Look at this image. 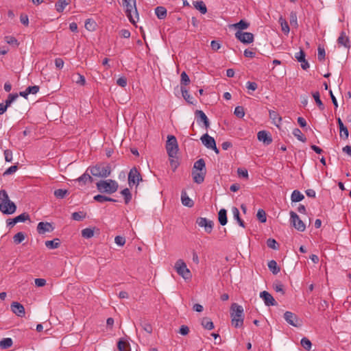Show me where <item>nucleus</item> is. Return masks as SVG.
<instances>
[{
    "mask_svg": "<svg viewBox=\"0 0 351 351\" xmlns=\"http://www.w3.org/2000/svg\"><path fill=\"white\" fill-rule=\"evenodd\" d=\"M232 325L235 328H241L244 321V311L242 306L233 303L230 307Z\"/></svg>",
    "mask_w": 351,
    "mask_h": 351,
    "instance_id": "1",
    "label": "nucleus"
},
{
    "mask_svg": "<svg viewBox=\"0 0 351 351\" xmlns=\"http://www.w3.org/2000/svg\"><path fill=\"white\" fill-rule=\"evenodd\" d=\"M0 210L5 215H11L16 210V204L12 202L7 192L2 189L0 191Z\"/></svg>",
    "mask_w": 351,
    "mask_h": 351,
    "instance_id": "2",
    "label": "nucleus"
},
{
    "mask_svg": "<svg viewBox=\"0 0 351 351\" xmlns=\"http://www.w3.org/2000/svg\"><path fill=\"white\" fill-rule=\"evenodd\" d=\"M87 171H90V173L98 178H107L111 173V167L109 164L99 163L95 166L89 167Z\"/></svg>",
    "mask_w": 351,
    "mask_h": 351,
    "instance_id": "3",
    "label": "nucleus"
},
{
    "mask_svg": "<svg viewBox=\"0 0 351 351\" xmlns=\"http://www.w3.org/2000/svg\"><path fill=\"white\" fill-rule=\"evenodd\" d=\"M123 5L125 8V14L130 23L135 24L136 19H138V14L136 7V0H123Z\"/></svg>",
    "mask_w": 351,
    "mask_h": 351,
    "instance_id": "4",
    "label": "nucleus"
},
{
    "mask_svg": "<svg viewBox=\"0 0 351 351\" xmlns=\"http://www.w3.org/2000/svg\"><path fill=\"white\" fill-rule=\"evenodd\" d=\"M96 186L100 193L112 194L117 191L119 184L115 180L108 179L99 181L97 182Z\"/></svg>",
    "mask_w": 351,
    "mask_h": 351,
    "instance_id": "5",
    "label": "nucleus"
},
{
    "mask_svg": "<svg viewBox=\"0 0 351 351\" xmlns=\"http://www.w3.org/2000/svg\"><path fill=\"white\" fill-rule=\"evenodd\" d=\"M174 268L178 274L182 276L184 280L191 279L192 274L182 259H178L176 262Z\"/></svg>",
    "mask_w": 351,
    "mask_h": 351,
    "instance_id": "6",
    "label": "nucleus"
},
{
    "mask_svg": "<svg viewBox=\"0 0 351 351\" xmlns=\"http://www.w3.org/2000/svg\"><path fill=\"white\" fill-rule=\"evenodd\" d=\"M166 149L169 157L174 158L178 151V144L176 138L173 135L167 136Z\"/></svg>",
    "mask_w": 351,
    "mask_h": 351,
    "instance_id": "7",
    "label": "nucleus"
},
{
    "mask_svg": "<svg viewBox=\"0 0 351 351\" xmlns=\"http://www.w3.org/2000/svg\"><path fill=\"white\" fill-rule=\"evenodd\" d=\"M141 180V176L137 169L136 167L132 168L128 173V184L130 186L138 185Z\"/></svg>",
    "mask_w": 351,
    "mask_h": 351,
    "instance_id": "8",
    "label": "nucleus"
},
{
    "mask_svg": "<svg viewBox=\"0 0 351 351\" xmlns=\"http://www.w3.org/2000/svg\"><path fill=\"white\" fill-rule=\"evenodd\" d=\"M290 216L291 222L294 228L300 232H304L306 229V226L299 216L293 211H291Z\"/></svg>",
    "mask_w": 351,
    "mask_h": 351,
    "instance_id": "9",
    "label": "nucleus"
},
{
    "mask_svg": "<svg viewBox=\"0 0 351 351\" xmlns=\"http://www.w3.org/2000/svg\"><path fill=\"white\" fill-rule=\"evenodd\" d=\"M235 37L244 44H250L254 41V35L250 32H244L237 31L235 33Z\"/></svg>",
    "mask_w": 351,
    "mask_h": 351,
    "instance_id": "10",
    "label": "nucleus"
},
{
    "mask_svg": "<svg viewBox=\"0 0 351 351\" xmlns=\"http://www.w3.org/2000/svg\"><path fill=\"white\" fill-rule=\"evenodd\" d=\"M197 224L202 228H204L205 232L210 233L213 228V222L205 217H198L196 220Z\"/></svg>",
    "mask_w": 351,
    "mask_h": 351,
    "instance_id": "11",
    "label": "nucleus"
},
{
    "mask_svg": "<svg viewBox=\"0 0 351 351\" xmlns=\"http://www.w3.org/2000/svg\"><path fill=\"white\" fill-rule=\"evenodd\" d=\"M284 318L289 324L294 327H299L301 326V323L298 319V316L292 312L286 311L284 314Z\"/></svg>",
    "mask_w": 351,
    "mask_h": 351,
    "instance_id": "12",
    "label": "nucleus"
},
{
    "mask_svg": "<svg viewBox=\"0 0 351 351\" xmlns=\"http://www.w3.org/2000/svg\"><path fill=\"white\" fill-rule=\"evenodd\" d=\"M54 230L52 223L49 222H39L37 226V232L40 234H45L46 232H51Z\"/></svg>",
    "mask_w": 351,
    "mask_h": 351,
    "instance_id": "13",
    "label": "nucleus"
},
{
    "mask_svg": "<svg viewBox=\"0 0 351 351\" xmlns=\"http://www.w3.org/2000/svg\"><path fill=\"white\" fill-rule=\"evenodd\" d=\"M260 298L263 299L265 304L267 306L277 305L274 297L266 291H263L260 293Z\"/></svg>",
    "mask_w": 351,
    "mask_h": 351,
    "instance_id": "14",
    "label": "nucleus"
},
{
    "mask_svg": "<svg viewBox=\"0 0 351 351\" xmlns=\"http://www.w3.org/2000/svg\"><path fill=\"white\" fill-rule=\"evenodd\" d=\"M195 114L198 124L203 123L206 129L210 126L209 120L206 114L202 110H197L195 112Z\"/></svg>",
    "mask_w": 351,
    "mask_h": 351,
    "instance_id": "15",
    "label": "nucleus"
},
{
    "mask_svg": "<svg viewBox=\"0 0 351 351\" xmlns=\"http://www.w3.org/2000/svg\"><path fill=\"white\" fill-rule=\"evenodd\" d=\"M11 309H12V312L14 314H16L17 316L21 317L25 316V308L21 304H20L17 302H12L11 304Z\"/></svg>",
    "mask_w": 351,
    "mask_h": 351,
    "instance_id": "16",
    "label": "nucleus"
},
{
    "mask_svg": "<svg viewBox=\"0 0 351 351\" xmlns=\"http://www.w3.org/2000/svg\"><path fill=\"white\" fill-rule=\"evenodd\" d=\"M93 178L90 175V171L86 170V171L78 178L75 180V182H78L80 185H85L87 183H92Z\"/></svg>",
    "mask_w": 351,
    "mask_h": 351,
    "instance_id": "17",
    "label": "nucleus"
},
{
    "mask_svg": "<svg viewBox=\"0 0 351 351\" xmlns=\"http://www.w3.org/2000/svg\"><path fill=\"white\" fill-rule=\"evenodd\" d=\"M257 138L259 141H262L266 145H269L272 142L271 136L265 130L258 132L257 134Z\"/></svg>",
    "mask_w": 351,
    "mask_h": 351,
    "instance_id": "18",
    "label": "nucleus"
},
{
    "mask_svg": "<svg viewBox=\"0 0 351 351\" xmlns=\"http://www.w3.org/2000/svg\"><path fill=\"white\" fill-rule=\"evenodd\" d=\"M200 140L202 141V144L208 149L213 147L212 146L216 143L214 138L209 136L207 133L204 134L201 137Z\"/></svg>",
    "mask_w": 351,
    "mask_h": 351,
    "instance_id": "19",
    "label": "nucleus"
},
{
    "mask_svg": "<svg viewBox=\"0 0 351 351\" xmlns=\"http://www.w3.org/2000/svg\"><path fill=\"white\" fill-rule=\"evenodd\" d=\"M269 118L272 120L273 123L276 127L279 128L280 125L281 124V122H282V118L279 115V114L274 110H270L269 111Z\"/></svg>",
    "mask_w": 351,
    "mask_h": 351,
    "instance_id": "20",
    "label": "nucleus"
},
{
    "mask_svg": "<svg viewBox=\"0 0 351 351\" xmlns=\"http://www.w3.org/2000/svg\"><path fill=\"white\" fill-rule=\"evenodd\" d=\"M206 172H201L197 170H193L192 176L193 181L197 184H201L204 182Z\"/></svg>",
    "mask_w": 351,
    "mask_h": 351,
    "instance_id": "21",
    "label": "nucleus"
},
{
    "mask_svg": "<svg viewBox=\"0 0 351 351\" xmlns=\"http://www.w3.org/2000/svg\"><path fill=\"white\" fill-rule=\"evenodd\" d=\"M337 121L339 128L340 137L347 139L349 136L348 128L343 125L341 119L339 117L337 119Z\"/></svg>",
    "mask_w": 351,
    "mask_h": 351,
    "instance_id": "22",
    "label": "nucleus"
},
{
    "mask_svg": "<svg viewBox=\"0 0 351 351\" xmlns=\"http://www.w3.org/2000/svg\"><path fill=\"white\" fill-rule=\"evenodd\" d=\"M181 202L184 206L189 208L193 207L194 205L193 201L187 195L185 191H182L181 193Z\"/></svg>",
    "mask_w": 351,
    "mask_h": 351,
    "instance_id": "23",
    "label": "nucleus"
},
{
    "mask_svg": "<svg viewBox=\"0 0 351 351\" xmlns=\"http://www.w3.org/2000/svg\"><path fill=\"white\" fill-rule=\"evenodd\" d=\"M71 3V0H58L56 4L55 8L57 12H62L66 6Z\"/></svg>",
    "mask_w": 351,
    "mask_h": 351,
    "instance_id": "24",
    "label": "nucleus"
},
{
    "mask_svg": "<svg viewBox=\"0 0 351 351\" xmlns=\"http://www.w3.org/2000/svg\"><path fill=\"white\" fill-rule=\"evenodd\" d=\"M337 43L339 45L344 46L345 47H350L349 39L344 32H341L338 39Z\"/></svg>",
    "mask_w": 351,
    "mask_h": 351,
    "instance_id": "25",
    "label": "nucleus"
},
{
    "mask_svg": "<svg viewBox=\"0 0 351 351\" xmlns=\"http://www.w3.org/2000/svg\"><path fill=\"white\" fill-rule=\"evenodd\" d=\"M155 14L159 19H164L167 17V11L163 6H158L155 8Z\"/></svg>",
    "mask_w": 351,
    "mask_h": 351,
    "instance_id": "26",
    "label": "nucleus"
},
{
    "mask_svg": "<svg viewBox=\"0 0 351 351\" xmlns=\"http://www.w3.org/2000/svg\"><path fill=\"white\" fill-rule=\"evenodd\" d=\"M218 220L221 226H225L227 222V211L224 208H221L218 213Z\"/></svg>",
    "mask_w": 351,
    "mask_h": 351,
    "instance_id": "27",
    "label": "nucleus"
},
{
    "mask_svg": "<svg viewBox=\"0 0 351 351\" xmlns=\"http://www.w3.org/2000/svg\"><path fill=\"white\" fill-rule=\"evenodd\" d=\"M193 170H197L201 172H206V164L204 160V159L200 158L197 160L193 166Z\"/></svg>",
    "mask_w": 351,
    "mask_h": 351,
    "instance_id": "28",
    "label": "nucleus"
},
{
    "mask_svg": "<svg viewBox=\"0 0 351 351\" xmlns=\"http://www.w3.org/2000/svg\"><path fill=\"white\" fill-rule=\"evenodd\" d=\"M193 4L195 8L199 10L202 14H204L207 12V8L202 1H193Z\"/></svg>",
    "mask_w": 351,
    "mask_h": 351,
    "instance_id": "29",
    "label": "nucleus"
},
{
    "mask_svg": "<svg viewBox=\"0 0 351 351\" xmlns=\"http://www.w3.org/2000/svg\"><path fill=\"white\" fill-rule=\"evenodd\" d=\"M12 344L13 341L10 337L3 338L0 341V348L2 350L10 348V347H12Z\"/></svg>",
    "mask_w": 351,
    "mask_h": 351,
    "instance_id": "30",
    "label": "nucleus"
},
{
    "mask_svg": "<svg viewBox=\"0 0 351 351\" xmlns=\"http://www.w3.org/2000/svg\"><path fill=\"white\" fill-rule=\"evenodd\" d=\"M268 267L269 270L272 272L273 274H277L280 272V268L278 266V264L276 261L271 260L268 262Z\"/></svg>",
    "mask_w": 351,
    "mask_h": 351,
    "instance_id": "31",
    "label": "nucleus"
},
{
    "mask_svg": "<svg viewBox=\"0 0 351 351\" xmlns=\"http://www.w3.org/2000/svg\"><path fill=\"white\" fill-rule=\"evenodd\" d=\"M232 213L234 219L237 221L239 226L244 228L245 227L244 221L240 218V213H239V209L237 207H232Z\"/></svg>",
    "mask_w": 351,
    "mask_h": 351,
    "instance_id": "32",
    "label": "nucleus"
},
{
    "mask_svg": "<svg viewBox=\"0 0 351 351\" xmlns=\"http://www.w3.org/2000/svg\"><path fill=\"white\" fill-rule=\"evenodd\" d=\"M72 80L73 82L76 83L77 84H79L80 86H84L86 84V80L84 75L76 73L73 75Z\"/></svg>",
    "mask_w": 351,
    "mask_h": 351,
    "instance_id": "33",
    "label": "nucleus"
},
{
    "mask_svg": "<svg viewBox=\"0 0 351 351\" xmlns=\"http://www.w3.org/2000/svg\"><path fill=\"white\" fill-rule=\"evenodd\" d=\"M304 196L298 190H294L291 195V199L293 202H298L302 201Z\"/></svg>",
    "mask_w": 351,
    "mask_h": 351,
    "instance_id": "34",
    "label": "nucleus"
},
{
    "mask_svg": "<svg viewBox=\"0 0 351 351\" xmlns=\"http://www.w3.org/2000/svg\"><path fill=\"white\" fill-rule=\"evenodd\" d=\"M45 246L49 249H56L60 246V240L59 239H54L51 241H46Z\"/></svg>",
    "mask_w": 351,
    "mask_h": 351,
    "instance_id": "35",
    "label": "nucleus"
},
{
    "mask_svg": "<svg viewBox=\"0 0 351 351\" xmlns=\"http://www.w3.org/2000/svg\"><path fill=\"white\" fill-rule=\"evenodd\" d=\"M119 351H130V344L123 339H120L117 343Z\"/></svg>",
    "mask_w": 351,
    "mask_h": 351,
    "instance_id": "36",
    "label": "nucleus"
},
{
    "mask_svg": "<svg viewBox=\"0 0 351 351\" xmlns=\"http://www.w3.org/2000/svg\"><path fill=\"white\" fill-rule=\"evenodd\" d=\"M181 92H182V97L189 104H193V97H191L190 95V94L189 93V91L184 86H181Z\"/></svg>",
    "mask_w": 351,
    "mask_h": 351,
    "instance_id": "37",
    "label": "nucleus"
},
{
    "mask_svg": "<svg viewBox=\"0 0 351 351\" xmlns=\"http://www.w3.org/2000/svg\"><path fill=\"white\" fill-rule=\"evenodd\" d=\"M202 325L205 329H207L209 330L214 328L213 322L211 321L210 319H209L208 317H204L202 319Z\"/></svg>",
    "mask_w": 351,
    "mask_h": 351,
    "instance_id": "38",
    "label": "nucleus"
},
{
    "mask_svg": "<svg viewBox=\"0 0 351 351\" xmlns=\"http://www.w3.org/2000/svg\"><path fill=\"white\" fill-rule=\"evenodd\" d=\"M232 26L235 29H237L238 31H241L247 29L250 26V24L243 20H241L239 22L233 24Z\"/></svg>",
    "mask_w": 351,
    "mask_h": 351,
    "instance_id": "39",
    "label": "nucleus"
},
{
    "mask_svg": "<svg viewBox=\"0 0 351 351\" xmlns=\"http://www.w3.org/2000/svg\"><path fill=\"white\" fill-rule=\"evenodd\" d=\"M5 41L13 47H17L19 45V43L17 39L12 36H6L4 37Z\"/></svg>",
    "mask_w": 351,
    "mask_h": 351,
    "instance_id": "40",
    "label": "nucleus"
},
{
    "mask_svg": "<svg viewBox=\"0 0 351 351\" xmlns=\"http://www.w3.org/2000/svg\"><path fill=\"white\" fill-rule=\"evenodd\" d=\"M121 194L124 197L125 203L128 204L132 199V193L128 188L121 191Z\"/></svg>",
    "mask_w": 351,
    "mask_h": 351,
    "instance_id": "41",
    "label": "nucleus"
},
{
    "mask_svg": "<svg viewBox=\"0 0 351 351\" xmlns=\"http://www.w3.org/2000/svg\"><path fill=\"white\" fill-rule=\"evenodd\" d=\"M82 236L85 239H90L94 236V230L92 228H86L82 230Z\"/></svg>",
    "mask_w": 351,
    "mask_h": 351,
    "instance_id": "42",
    "label": "nucleus"
},
{
    "mask_svg": "<svg viewBox=\"0 0 351 351\" xmlns=\"http://www.w3.org/2000/svg\"><path fill=\"white\" fill-rule=\"evenodd\" d=\"M293 134L300 141L305 142L306 141V137L302 134L301 130L298 128H295L293 130Z\"/></svg>",
    "mask_w": 351,
    "mask_h": 351,
    "instance_id": "43",
    "label": "nucleus"
},
{
    "mask_svg": "<svg viewBox=\"0 0 351 351\" xmlns=\"http://www.w3.org/2000/svg\"><path fill=\"white\" fill-rule=\"evenodd\" d=\"M68 193L67 190L62 189H59L54 191V195L58 199H63Z\"/></svg>",
    "mask_w": 351,
    "mask_h": 351,
    "instance_id": "44",
    "label": "nucleus"
},
{
    "mask_svg": "<svg viewBox=\"0 0 351 351\" xmlns=\"http://www.w3.org/2000/svg\"><path fill=\"white\" fill-rule=\"evenodd\" d=\"M273 288L276 292L280 293L282 295L285 294L284 285L280 282H274Z\"/></svg>",
    "mask_w": 351,
    "mask_h": 351,
    "instance_id": "45",
    "label": "nucleus"
},
{
    "mask_svg": "<svg viewBox=\"0 0 351 351\" xmlns=\"http://www.w3.org/2000/svg\"><path fill=\"white\" fill-rule=\"evenodd\" d=\"M289 22L291 25L297 27L298 26V17L295 12H291L289 16Z\"/></svg>",
    "mask_w": 351,
    "mask_h": 351,
    "instance_id": "46",
    "label": "nucleus"
},
{
    "mask_svg": "<svg viewBox=\"0 0 351 351\" xmlns=\"http://www.w3.org/2000/svg\"><path fill=\"white\" fill-rule=\"evenodd\" d=\"M313 97L316 104H317L318 107L319 108V109L320 110H324V106L322 100L320 99V95H319V92L313 93Z\"/></svg>",
    "mask_w": 351,
    "mask_h": 351,
    "instance_id": "47",
    "label": "nucleus"
},
{
    "mask_svg": "<svg viewBox=\"0 0 351 351\" xmlns=\"http://www.w3.org/2000/svg\"><path fill=\"white\" fill-rule=\"evenodd\" d=\"M300 343L305 350H310L311 349L312 343L308 338L303 337L301 339Z\"/></svg>",
    "mask_w": 351,
    "mask_h": 351,
    "instance_id": "48",
    "label": "nucleus"
},
{
    "mask_svg": "<svg viewBox=\"0 0 351 351\" xmlns=\"http://www.w3.org/2000/svg\"><path fill=\"white\" fill-rule=\"evenodd\" d=\"M25 239V234L22 232L16 233L14 237L13 241L16 244L21 243Z\"/></svg>",
    "mask_w": 351,
    "mask_h": 351,
    "instance_id": "49",
    "label": "nucleus"
},
{
    "mask_svg": "<svg viewBox=\"0 0 351 351\" xmlns=\"http://www.w3.org/2000/svg\"><path fill=\"white\" fill-rule=\"evenodd\" d=\"M180 83H181V86H186L189 84L190 82V79H189V77L188 76V75L186 73L185 71H183L182 73H181V75H180Z\"/></svg>",
    "mask_w": 351,
    "mask_h": 351,
    "instance_id": "50",
    "label": "nucleus"
},
{
    "mask_svg": "<svg viewBox=\"0 0 351 351\" xmlns=\"http://www.w3.org/2000/svg\"><path fill=\"white\" fill-rule=\"evenodd\" d=\"M234 114L239 118H243L245 115V111L243 106H237L234 109Z\"/></svg>",
    "mask_w": 351,
    "mask_h": 351,
    "instance_id": "51",
    "label": "nucleus"
},
{
    "mask_svg": "<svg viewBox=\"0 0 351 351\" xmlns=\"http://www.w3.org/2000/svg\"><path fill=\"white\" fill-rule=\"evenodd\" d=\"M256 217L262 223H265L267 220L266 213L263 209H259L258 210Z\"/></svg>",
    "mask_w": 351,
    "mask_h": 351,
    "instance_id": "52",
    "label": "nucleus"
},
{
    "mask_svg": "<svg viewBox=\"0 0 351 351\" xmlns=\"http://www.w3.org/2000/svg\"><path fill=\"white\" fill-rule=\"evenodd\" d=\"M19 95L17 93L15 94H10L8 97V99L5 100V104L8 107H9L17 98Z\"/></svg>",
    "mask_w": 351,
    "mask_h": 351,
    "instance_id": "53",
    "label": "nucleus"
},
{
    "mask_svg": "<svg viewBox=\"0 0 351 351\" xmlns=\"http://www.w3.org/2000/svg\"><path fill=\"white\" fill-rule=\"evenodd\" d=\"M29 219V216L28 214L23 213L17 217H15V221H16V223L19 222H25L27 220Z\"/></svg>",
    "mask_w": 351,
    "mask_h": 351,
    "instance_id": "54",
    "label": "nucleus"
},
{
    "mask_svg": "<svg viewBox=\"0 0 351 351\" xmlns=\"http://www.w3.org/2000/svg\"><path fill=\"white\" fill-rule=\"evenodd\" d=\"M86 217V215L82 212H75L72 214V219L75 221H82Z\"/></svg>",
    "mask_w": 351,
    "mask_h": 351,
    "instance_id": "55",
    "label": "nucleus"
},
{
    "mask_svg": "<svg viewBox=\"0 0 351 351\" xmlns=\"http://www.w3.org/2000/svg\"><path fill=\"white\" fill-rule=\"evenodd\" d=\"M326 52L324 48L319 46L317 49V58L319 61H323L325 59Z\"/></svg>",
    "mask_w": 351,
    "mask_h": 351,
    "instance_id": "56",
    "label": "nucleus"
},
{
    "mask_svg": "<svg viewBox=\"0 0 351 351\" xmlns=\"http://www.w3.org/2000/svg\"><path fill=\"white\" fill-rule=\"evenodd\" d=\"M267 245L269 247L274 250H276L278 248V243L274 239H267Z\"/></svg>",
    "mask_w": 351,
    "mask_h": 351,
    "instance_id": "57",
    "label": "nucleus"
},
{
    "mask_svg": "<svg viewBox=\"0 0 351 351\" xmlns=\"http://www.w3.org/2000/svg\"><path fill=\"white\" fill-rule=\"evenodd\" d=\"M114 242L119 246H123L125 243V239L121 236H117L114 238Z\"/></svg>",
    "mask_w": 351,
    "mask_h": 351,
    "instance_id": "58",
    "label": "nucleus"
},
{
    "mask_svg": "<svg viewBox=\"0 0 351 351\" xmlns=\"http://www.w3.org/2000/svg\"><path fill=\"white\" fill-rule=\"evenodd\" d=\"M305 53L304 51L301 49L299 52L296 53L295 54V58L300 62L302 60L305 58Z\"/></svg>",
    "mask_w": 351,
    "mask_h": 351,
    "instance_id": "59",
    "label": "nucleus"
},
{
    "mask_svg": "<svg viewBox=\"0 0 351 351\" xmlns=\"http://www.w3.org/2000/svg\"><path fill=\"white\" fill-rule=\"evenodd\" d=\"M94 200L99 203L107 202L108 197L103 195H97L93 197Z\"/></svg>",
    "mask_w": 351,
    "mask_h": 351,
    "instance_id": "60",
    "label": "nucleus"
},
{
    "mask_svg": "<svg viewBox=\"0 0 351 351\" xmlns=\"http://www.w3.org/2000/svg\"><path fill=\"white\" fill-rule=\"evenodd\" d=\"M27 93L29 94H36L39 91V86H28L27 88Z\"/></svg>",
    "mask_w": 351,
    "mask_h": 351,
    "instance_id": "61",
    "label": "nucleus"
},
{
    "mask_svg": "<svg viewBox=\"0 0 351 351\" xmlns=\"http://www.w3.org/2000/svg\"><path fill=\"white\" fill-rule=\"evenodd\" d=\"M18 167L16 165H12L5 170L3 173V176L10 175L16 171Z\"/></svg>",
    "mask_w": 351,
    "mask_h": 351,
    "instance_id": "62",
    "label": "nucleus"
},
{
    "mask_svg": "<svg viewBox=\"0 0 351 351\" xmlns=\"http://www.w3.org/2000/svg\"><path fill=\"white\" fill-rule=\"evenodd\" d=\"M141 326L143 327V330H145L148 333H152V326L150 324H149L147 322H144L141 324Z\"/></svg>",
    "mask_w": 351,
    "mask_h": 351,
    "instance_id": "63",
    "label": "nucleus"
},
{
    "mask_svg": "<svg viewBox=\"0 0 351 351\" xmlns=\"http://www.w3.org/2000/svg\"><path fill=\"white\" fill-rule=\"evenodd\" d=\"M237 173L240 177L245 178L246 179L248 178V172L245 169L239 168L237 169Z\"/></svg>",
    "mask_w": 351,
    "mask_h": 351,
    "instance_id": "64",
    "label": "nucleus"
}]
</instances>
